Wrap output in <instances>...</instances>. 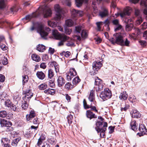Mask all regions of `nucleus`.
Instances as JSON below:
<instances>
[{
    "mask_svg": "<svg viewBox=\"0 0 147 147\" xmlns=\"http://www.w3.org/2000/svg\"><path fill=\"white\" fill-rule=\"evenodd\" d=\"M109 40L113 44L116 43L122 46H129L130 41L127 38L124 41L123 37L120 33L114 34L113 37L110 38Z\"/></svg>",
    "mask_w": 147,
    "mask_h": 147,
    "instance_id": "nucleus-1",
    "label": "nucleus"
},
{
    "mask_svg": "<svg viewBox=\"0 0 147 147\" xmlns=\"http://www.w3.org/2000/svg\"><path fill=\"white\" fill-rule=\"evenodd\" d=\"M36 28L37 32L39 33L41 37L45 38V37L48 35L49 32L50 31V29L49 28H45V29L43 25L37 23H35L32 27L30 28V30L33 31Z\"/></svg>",
    "mask_w": 147,
    "mask_h": 147,
    "instance_id": "nucleus-2",
    "label": "nucleus"
},
{
    "mask_svg": "<svg viewBox=\"0 0 147 147\" xmlns=\"http://www.w3.org/2000/svg\"><path fill=\"white\" fill-rule=\"evenodd\" d=\"M98 118L101 120V121H97L96 123V127L95 129L98 132H101L100 134L101 137H103L105 135V132L106 130V127L107 126V123L106 122H103L104 119L101 117H99Z\"/></svg>",
    "mask_w": 147,
    "mask_h": 147,
    "instance_id": "nucleus-3",
    "label": "nucleus"
},
{
    "mask_svg": "<svg viewBox=\"0 0 147 147\" xmlns=\"http://www.w3.org/2000/svg\"><path fill=\"white\" fill-rule=\"evenodd\" d=\"M52 34L54 38L57 39L61 40L58 43L59 46L63 45L64 42L66 41L69 39V37L63 34H60L56 30H54L52 32Z\"/></svg>",
    "mask_w": 147,
    "mask_h": 147,
    "instance_id": "nucleus-4",
    "label": "nucleus"
},
{
    "mask_svg": "<svg viewBox=\"0 0 147 147\" xmlns=\"http://www.w3.org/2000/svg\"><path fill=\"white\" fill-rule=\"evenodd\" d=\"M36 13H37L38 16L42 13L44 17L47 18L51 16L52 12L50 8L46 7L44 8V7H42L38 8L36 11Z\"/></svg>",
    "mask_w": 147,
    "mask_h": 147,
    "instance_id": "nucleus-5",
    "label": "nucleus"
},
{
    "mask_svg": "<svg viewBox=\"0 0 147 147\" xmlns=\"http://www.w3.org/2000/svg\"><path fill=\"white\" fill-rule=\"evenodd\" d=\"M54 9L57 13L55 17V19L57 21H59L63 18L64 11L58 4L55 5L54 6Z\"/></svg>",
    "mask_w": 147,
    "mask_h": 147,
    "instance_id": "nucleus-6",
    "label": "nucleus"
},
{
    "mask_svg": "<svg viewBox=\"0 0 147 147\" xmlns=\"http://www.w3.org/2000/svg\"><path fill=\"white\" fill-rule=\"evenodd\" d=\"M0 124L2 127H6L5 129L7 131H11L13 130V128L11 127L12 123L10 121L4 119H0Z\"/></svg>",
    "mask_w": 147,
    "mask_h": 147,
    "instance_id": "nucleus-7",
    "label": "nucleus"
},
{
    "mask_svg": "<svg viewBox=\"0 0 147 147\" xmlns=\"http://www.w3.org/2000/svg\"><path fill=\"white\" fill-rule=\"evenodd\" d=\"M112 96L111 91L108 88H105L100 94V97L103 100L111 98Z\"/></svg>",
    "mask_w": 147,
    "mask_h": 147,
    "instance_id": "nucleus-8",
    "label": "nucleus"
},
{
    "mask_svg": "<svg viewBox=\"0 0 147 147\" xmlns=\"http://www.w3.org/2000/svg\"><path fill=\"white\" fill-rule=\"evenodd\" d=\"M71 11L72 18L74 20H76L79 17H82L84 14L83 11L76 10L74 9H71Z\"/></svg>",
    "mask_w": 147,
    "mask_h": 147,
    "instance_id": "nucleus-9",
    "label": "nucleus"
},
{
    "mask_svg": "<svg viewBox=\"0 0 147 147\" xmlns=\"http://www.w3.org/2000/svg\"><path fill=\"white\" fill-rule=\"evenodd\" d=\"M102 66V64L100 61H95L93 63V69L95 71H92L91 72L92 75H94L97 74L98 71L100 69Z\"/></svg>",
    "mask_w": 147,
    "mask_h": 147,
    "instance_id": "nucleus-10",
    "label": "nucleus"
},
{
    "mask_svg": "<svg viewBox=\"0 0 147 147\" xmlns=\"http://www.w3.org/2000/svg\"><path fill=\"white\" fill-rule=\"evenodd\" d=\"M62 2L63 3L65 4L68 6L71 5V2L70 0H62ZM88 0H76V6L79 7L81 6L83 2L85 3L87 2Z\"/></svg>",
    "mask_w": 147,
    "mask_h": 147,
    "instance_id": "nucleus-11",
    "label": "nucleus"
},
{
    "mask_svg": "<svg viewBox=\"0 0 147 147\" xmlns=\"http://www.w3.org/2000/svg\"><path fill=\"white\" fill-rule=\"evenodd\" d=\"M94 84L96 91H100L103 89V85L102 84V80L98 77H96L95 79Z\"/></svg>",
    "mask_w": 147,
    "mask_h": 147,
    "instance_id": "nucleus-12",
    "label": "nucleus"
},
{
    "mask_svg": "<svg viewBox=\"0 0 147 147\" xmlns=\"http://www.w3.org/2000/svg\"><path fill=\"white\" fill-rule=\"evenodd\" d=\"M77 75L76 72L74 68H71L70 69L69 71L67 74L66 78L68 81H70L71 79Z\"/></svg>",
    "mask_w": 147,
    "mask_h": 147,
    "instance_id": "nucleus-13",
    "label": "nucleus"
},
{
    "mask_svg": "<svg viewBox=\"0 0 147 147\" xmlns=\"http://www.w3.org/2000/svg\"><path fill=\"white\" fill-rule=\"evenodd\" d=\"M131 11V8L129 7H126L123 12L120 13V16L123 18L126 15H129Z\"/></svg>",
    "mask_w": 147,
    "mask_h": 147,
    "instance_id": "nucleus-14",
    "label": "nucleus"
},
{
    "mask_svg": "<svg viewBox=\"0 0 147 147\" xmlns=\"http://www.w3.org/2000/svg\"><path fill=\"white\" fill-rule=\"evenodd\" d=\"M36 115V114L34 110H31L29 114L26 115V119L27 121H29L34 118Z\"/></svg>",
    "mask_w": 147,
    "mask_h": 147,
    "instance_id": "nucleus-15",
    "label": "nucleus"
},
{
    "mask_svg": "<svg viewBox=\"0 0 147 147\" xmlns=\"http://www.w3.org/2000/svg\"><path fill=\"white\" fill-rule=\"evenodd\" d=\"M94 93V90H92L90 92L88 98L89 101L91 102H93L94 104L95 105L96 103V102L95 100V97Z\"/></svg>",
    "mask_w": 147,
    "mask_h": 147,
    "instance_id": "nucleus-16",
    "label": "nucleus"
},
{
    "mask_svg": "<svg viewBox=\"0 0 147 147\" xmlns=\"http://www.w3.org/2000/svg\"><path fill=\"white\" fill-rule=\"evenodd\" d=\"M131 117L134 118H140L141 115L140 112L136 109H133L131 113Z\"/></svg>",
    "mask_w": 147,
    "mask_h": 147,
    "instance_id": "nucleus-17",
    "label": "nucleus"
},
{
    "mask_svg": "<svg viewBox=\"0 0 147 147\" xmlns=\"http://www.w3.org/2000/svg\"><path fill=\"white\" fill-rule=\"evenodd\" d=\"M58 86L61 87L65 83L64 79L61 76H59L57 79Z\"/></svg>",
    "mask_w": 147,
    "mask_h": 147,
    "instance_id": "nucleus-18",
    "label": "nucleus"
},
{
    "mask_svg": "<svg viewBox=\"0 0 147 147\" xmlns=\"http://www.w3.org/2000/svg\"><path fill=\"white\" fill-rule=\"evenodd\" d=\"M87 117L90 119L93 118H96L97 116L90 110H88L86 113Z\"/></svg>",
    "mask_w": 147,
    "mask_h": 147,
    "instance_id": "nucleus-19",
    "label": "nucleus"
},
{
    "mask_svg": "<svg viewBox=\"0 0 147 147\" xmlns=\"http://www.w3.org/2000/svg\"><path fill=\"white\" fill-rule=\"evenodd\" d=\"M140 5L145 7L143 12L145 15H147V0H142L141 1Z\"/></svg>",
    "mask_w": 147,
    "mask_h": 147,
    "instance_id": "nucleus-20",
    "label": "nucleus"
},
{
    "mask_svg": "<svg viewBox=\"0 0 147 147\" xmlns=\"http://www.w3.org/2000/svg\"><path fill=\"white\" fill-rule=\"evenodd\" d=\"M139 129L142 135L147 134V129L145 126L144 125H141L140 126Z\"/></svg>",
    "mask_w": 147,
    "mask_h": 147,
    "instance_id": "nucleus-21",
    "label": "nucleus"
},
{
    "mask_svg": "<svg viewBox=\"0 0 147 147\" xmlns=\"http://www.w3.org/2000/svg\"><path fill=\"white\" fill-rule=\"evenodd\" d=\"M51 65L53 67H54L56 73L59 72V66L57 63L55 61H53L51 63Z\"/></svg>",
    "mask_w": 147,
    "mask_h": 147,
    "instance_id": "nucleus-22",
    "label": "nucleus"
},
{
    "mask_svg": "<svg viewBox=\"0 0 147 147\" xmlns=\"http://www.w3.org/2000/svg\"><path fill=\"white\" fill-rule=\"evenodd\" d=\"M128 97V95L126 93V92H123L120 94L119 98L121 100H126Z\"/></svg>",
    "mask_w": 147,
    "mask_h": 147,
    "instance_id": "nucleus-23",
    "label": "nucleus"
},
{
    "mask_svg": "<svg viewBox=\"0 0 147 147\" xmlns=\"http://www.w3.org/2000/svg\"><path fill=\"white\" fill-rule=\"evenodd\" d=\"M37 77L40 79L43 80L45 77V75L42 71H37L36 73Z\"/></svg>",
    "mask_w": 147,
    "mask_h": 147,
    "instance_id": "nucleus-24",
    "label": "nucleus"
},
{
    "mask_svg": "<svg viewBox=\"0 0 147 147\" xmlns=\"http://www.w3.org/2000/svg\"><path fill=\"white\" fill-rule=\"evenodd\" d=\"M38 16L37 13H36V11L33 13L32 15H29L26 16L25 18H24L23 20L26 19V20H29L32 17H36Z\"/></svg>",
    "mask_w": 147,
    "mask_h": 147,
    "instance_id": "nucleus-25",
    "label": "nucleus"
},
{
    "mask_svg": "<svg viewBox=\"0 0 147 147\" xmlns=\"http://www.w3.org/2000/svg\"><path fill=\"white\" fill-rule=\"evenodd\" d=\"M108 14V11L107 9L105 8L102 11L100 12L99 15L101 17L106 16Z\"/></svg>",
    "mask_w": 147,
    "mask_h": 147,
    "instance_id": "nucleus-26",
    "label": "nucleus"
},
{
    "mask_svg": "<svg viewBox=\"0 0 147 147\" xmlns=\"http://www.w3.org/2000/svg\"><path fill=\"white\" fill-rule=\"evenodd\" d=\"M32 59L33 60L36 62H39L40 60V58L38 55L36 54H33L31 56Z\"/></svg>",
    "mask_w": 147,
    "mask_h": 147,
    "instance_id": "nucleus-27",
    "label": "nucleus"
},
{
    "mask_svg": "<svg viewBox=\"0 0 147 147\" xmlns=\"http://www.w3.org/2000/svg\"><path fill=\"white\" fill-rule=\"evenodd\" d=\"M36 49L40 52H43L46 49L45 47L43 45L39 44L37 47Z\"/></svg>",
    "mask_w": 147,
    "mask_h": 147,
    "instance_id": "nucleus-28",
    "label": "nucleus"
},
{
    "mask_svg": "<svg viewBox=\"0 0 147 147\" xmlns=\"http://www.w3.org/2000/svg\"><path fill=\"white\" fill-rule=\"evenodd\" d=\"M130 125L131 127V129L134 131H135L137 129V127L136 125V122L134 121H132L130 123Z\"/></svg>",
    "mask_w": 147,
    "mask_h": 147,
    "instance_id": "nucleus-29",
    "label": "nucleus"
},
{
    "mask_svg": "<svg viewBox=\"0 0 147 147\" xmlns=\"http://www.w3.org/2000/svg\"><path fill=\"white\" fill-rule=\"evenodd\" d=\"M74 24V22L73 20L71 19H68L65 21V25L69 27L72 26Z\"/></svg>",
    "mask_w": 147,
    "mask_h": 147,
    "instance_id": "nucleus-30",
    "label": "nucleus"
},
{
    "mask_svg": "<svg viewBox=\"0 0 147 147\" xmlns=\"http://www.w3.org/2000/svg\"><path fill=\"white\" fill-rule=\"evenodd\" d=\"M54 75V73L53 69H50L48 71V79H52L53 78Z\"/></svg>",
    "mask_w": 147,
    "mask_h": 147,
    "instance_id": "nucleus-31",
    "label": "nucleus"
},
{
    "mask_svg": "<svg viewBox=\"0 0 147 147\" xmlns=\"http://www.w3.org/2000/svg\"><path fill=\"white\" fill-rule=\"evenodd\" d=\"M66 45L67 46H72L74 45V40L69 37V39L66 41Z\"/></svg>",
    "mask_w": 147,
    "mask_h": 147,
    "instance_id": "nucleus-32",
    "label": "nucleus"
},
{
    "mask_svg": "<svg viewBox=\"0 0 147 147\" xmlns=\"http://www.w3.org/2000/svg\"><path fill=\"white\" fill-rule=\"evenodd\" d=\"M33 95V94L29 91L28 92H27L25 94V99L27 100H29V99L31 98V97Z\"/></svg>",
    "mask_w": 147,
    "mask_h": 147,
    "instance_id": "nucleus-33",
    "label": "nucleus"
},
{
    "mask_svg": "<svg viewBox=\"0 0 147 147\" xmlns=\"http://www.w3.org/2000/svg\"><path fill=\"white\" fill-rule=\"evenodd\" d=\"M6 5V0H0V9L5 8Z\"/></svg>",
    "mask_w": 147,
    "mask_h": 147,
    "instance_id": "nucleus-34",
    "label": "nucleus"
},
{
    "mask_svg": "<svg viewBox=\"0 0 147 147\" xmlns=\"http://www.w3.org/2000/svg\"><path fill=\"white\" fill-rule=\"evenodd\" d=\"M44 92L47 94L53 95L55 93V90L53 89H48L45 90Z\"/></svg>",
    "mask_w": 147,
    "mask_h": 147,
    "instance_id": "nucleus-35",
    "label": "nucleus"
},
{
    "mask_svg": "<svg viewBox=\"0 0 147 147\" xmlns=\"http://www.w3.org/2000/svg\"><path fill=\"white\" fill-rule=\"evenodd\" d=\"M65 88L67 89L70 90L74 87V85H72L71 83L67 82L65 85Z\"/></svg>",
    "mask_w": 147,
    "mask_h": 147,
    "instance_id": "nucleus-36",
    "label": "nucleus"
},
{
    "mask_svg": "<svg viewBox=\"0 0 147 147\" xmlns=\"http://www.w3.org/2000/svg\"><path fill=\"white\" fill-rule=\"evenodd\" d=\"M81 35L82 38L84 39L86 38L88 35L87 31L85 30H82L81 34Z\"/></svg>",
    "mask_w": 147,
    "mask_h": 147,
    "instance_id": "nucleus-37",
    "label": "nucleus"
},
{
    "mask_svg": "<svg viewBox=\"0 0 147 147\" xmlns=\"http://www.w3.org/2000/svg\"><path fill=\"white\" fill-rule=\"evenodd\" d=\"M1 143L2 145L7 143H9L10 140L6 138H3L1 140Z\"/></svg>",
    "mask_w": 147,
    "mask_h": 147,
    "instance_id": "nucleus-38",
    "label": "nucleus"
},
{
    "mask_svg": "<svg viewBox=\"0 0 147 147\" xmlns=\"http://www.w3.org/2000/svg\"><path fill=\"white\" fill-rule=\"evenodd\" d=\"M11 102L9 99L6 100L5 102V106L8 107H10L11 106Z\"/></svg>",
    "mask_w": 147,
    "mask_h": 147,
    "instance_id": "nucleus-39",
    "label": "nucleus"
},
{
    "mask_svg": "<svg viewBox=\"0 0 147 147\" xmlns=\"http://www.w3.org/2000/svg\"><path fill=\"white\" fill-rule=\"evenodd\" d=\"M80 81L78 77H76L74 78L72 81V83L74 84H76L79 83Z\"/></svg>",
    "mask_w": 147,
    "mask_h": 147,
    "instance_id": "nucleus-40",
    "label": "nucleus"
},
{
    "mask_svg": "<svg viewBox=\"0 0 147 147\" xmlns=\"http://www.w3.org/2000/svg\"><path fill=\"white\" fill-rule=\"evenodd\" d=\"M37 128V127H35L33 125L31 126V128L29 129V131L30 132L31 131L32 132V134L35 135L36 134L35 131L36 130Z\"/></svg>",
    "mask_w": 147,
    "mask_h": 147,
    "instance_id": "nucleus-41",
    "label": "nucleus"
},
{
    "mask_svg": "<svg viewBox=\"0 0 147 147\" xmlns=\"http://www.w3.org/2000/svg\"><path fill=\"white\" fill-rule=\"evenodd\" d=\"M129 100L132 103L136 102V98L135 96L133 94H131L129 96Z\"/></svg>",
    "mask_w": 147,
    "mask_h": 147,
    "instance_id": "nucleus-42",
    "label": "nucleus"
},
{
    "mask_svg": "<svg viewBox=\"0 0 147 147\" xmlns=\"http://www.w3.org/2000/svg\"><path fill=\"white\" fill-rule=\"evenodd\" d=\"M49 26L53 28H54L57 26V23L51 21H49L48 22Z\"/></svg>",
    "mask_w": 147,
    "mask_h": 147,
    "instance_id": "nucleus-43",
    "label": "nucleus"
},
{
    "mask_svg": "<svg viewBox=\"0 0 147 147\" xmlns=\"http://www.w3.org/2000/svg\"><path fill=\"white\" fill-rule=\"evenodd\" d=\"M7 115V112L5 111H3L0 112V117L4 118Z\"/></svg>",
    "mask_w": 147,
    "mask_h": 147,
    "instance_id": "nucleus-44",
    "label": "nucleus"
},
{
    "mask_svg": "<svg viewBox=\"0 0 147 147\" xmlns=\"http://www.w3.org/2000/svg\"><path fill=\"white\" fill-rule=\"evenodd\" d=\"M67 119L68 123L69 124H71L72 122L73 119V116L71 114L69 115L67 117Z\"/></svg>",
    "mask_w": 147,
    "mask_h": 147,
    "instance_id": "nucleus-45",
    "label": "nucleus"
},
{
    "mask_svg": "<svg viewBox=\"0 0 147 147\" xmlns=\"http://www.w3.org/2000/svg\"><path fill=\"white\" fill-rule=\"evenodd\" d=\"M10 107L14 111H17L18 110V105H15L12 104L11 106Z\"/></svg>",
    "mask_w": 147,
    "mask_h": 147,
    "instance_id": "nucleus-46",
    "label": "nucleus"
},
{
    "mask_svg": "<svg viewBox=\"0 0 147 147\" xmlns=\"http://www.w3.org/2000/svg\"><path fill=\"white\" fill-rule=\"evenodd\" d=\"M21 140L20 138H18L15 139L12 142V145L14 146H16L17 145L18 142Z\"/></svg>",
    "mask_w": 147,
    "mask_h": 147,
    "instance_id": "nucleus-47",
    "label": "nucleus"
},
{
    "mask_svg": "<svg viewBox=\"0 0 147 147\" xmlns=\"http://www.w3.org/2000/svg\"><path fill=\"white\" fill-rule=\"evenodd\" d=\"M47 87V85L45 83L42 84L38 86L39 89L41 90H44Z\"/></svg>",
    "mask_w": 147,
    "mask_h": 147,
    "instance_id": "nucleus-48",
    "label": "nucleus"
},
{
    "mask_svg": "<svg viewBox=\"0 0 147 147\" xmlns=\"http://www.w3.org/2000/svg\"><path fill=\"white\" fill-rule=\"evenodd\" d=\"M49 84L51 87H52L54 86V79L52 78V79H49Z\"/></svg>",
    "mask_w": 147,
    "mask_h": 147,
    "instance_id": "nucleus-49",
    "label": "nucleus"
},
{
    "mask_svg": "<svg viewBox=\"0 0 147 147\" xmlns=\"http://www.w3.org/2000/svg\"><path fill=\"white\" fill-rule=\"evenodd\" d=\"M22 78L23 84L27 82L28 80V77L26 75H24L22 76Z\"/></svg>",
    "mask_w": 147,
    "mask_h": 147,
    "instance_id": "nucleus-50",
    "label": "nucleus"
},
{
    "mask_svg": "<svg viewBox=\"0 0 147 147\" xmlns=\"http://www.w3.org/2000/svg\"><path fill=\"white\" fill-rule=\"evenodd\" d=\"M82 29V27L78 26L75 27V32L77 33H80Z\"/></svg>",
    "mask_w": 147,
    "mask_h": 147,
    "instance_id": "nucleus-51",
    "label": "nucleus"
},
{
    "mask_svg": "<svg viewBox=\"0 0 147 147\" xmlns=\"http://www.w3.org/2000/svg\"><path fill=\"white\" fill-rule=\"evenodd\" d=\"M2 63L4 65H6L8 63L7 59V58L4 57L2 58Z\"/></svg>",
    "mask_w": 147,
    "mask_h": 147,
    "instance_id": "nucleus-52",
    "label": "nucleus"
},
{
    "mask_svg": "<svg viewBox=\"0 0 147 147\" xmlns=\"http://www.w3.org/2000/svg\"><path fill=\"white\" fill-rule=\"evenodd\" d=\"M90 108L91 109V110L94 111L96 112H98V110L96 109V107L95 106H93L92 103L90 105Z\"/></svg>",
    "mask_w": 147,
    "mask_h": 147,
    "instance_id": "nucleus-53",
    "label": "nucleus"
},
{
    "mask_svg": "<svg viewBox=\"0 0 147 147\" xmlns=\"http://www.w3.org/2000/svg\"><path fill=\"white\" fill-rule=\"evenodd\" d=\"M83 105L84 107L86 109H88L90 108V105H88L87 104L85 100L84 99L83 101Z\"/></svg>",
    "mask_w": 147,
    "mask_h": 147,
    "instance_id": "nucleus-54",
    "label": "nucleus"
},
{
    "mask_svg": "<svg viewBox=\"0 0 147 147\" xmlns=\"http://www.w3.org/2000/svg\"><path fill=\"white\" fill-rule=\"evenodd\" d=\"M112 22L113 25L115 26L118 25V24H119V20L117 19L113 20L112 21Z\"/></svg>",
    "mask_w": 147,
    "mask_h": 147,
    "instance_id": "nucleus-55",
    "label": "nucleus"
},
{
    "mask_svg": "<svg viewBox=\"0 0 147 147\" xmlns=\"http://www.w3.org/2000/svg\"><path fill=\"white\" fill-rule=\"evenodd\" d=\"M40 68L45 69L47 67V65L46 63L43 62L40 64Z\"/></svg>",
    "mask_w": 147,
    "mask_h": 147,
    "instance_id": "nucleus-56",
    "label": "nucleus"
},
{
    "mask_svg": "<svg viewBox=\"0 0 147 147\" xmlns=\"http://www.w3.org/2000/svg\"><path fill=\"white\" fill-rule=\"evenodd\" d=\"M22 107L24 110H26L28 107V105L25 102L23 103L22 105Z\"/></svg>",
    "mask_w": 147,
    "mask_h": 147,
    "instance_id": "nucleus-57",
    "label": "nucleus"
},
{
    "mask_svg": "<svg viewBox=\"0 0 147 147\" xmlns=\"http://www.w3.org/2000/svg\"><path fill=\"white\" fill-rule=\"evenodd\" d=\"M102 22H97L96 23V25L98 28V30L99 31H100V26L101 25H102Z\"/></svg>",
    "mask_w": 147,
    "mask_h": 147,
    "instance_id": "nucleus-58",
    "label": "nucleus"
},
{
    "mask_svg": "<svg viewBox=\"0 0 147 147\" xmlns=\"http://www.w3.org/2000/svg\"><path fill=\"white\" fill-rule=\"evenodd\" d=\"M140 13V11L138 9L135 8V14L136 16H139Z\"/></svg>",
    "mask_w": 147,
    "mask_h": 147,
    "instance_id": "nucleus-59",
    "label": "nucleus"
},
{
    "mask_svg": "<svg viewBox=\"0 0 147 147\" xmlns=\"http://www.w3.org/2000/svg\"><path fill=\"white\" fill-rule=\"evenodd\" d=\"M116 26V27L115 28V32L120 30L122 28V26L120 24Z\"/></svg>",
    "mask_w": 147,
    "mask_h": 147,
    "instance_id": "nucleus-60",
    "label": "nucleus"
},
{
    "mask_svg": "<svg viewBox=\"0 0 147 147\" xmlns=\"http://www.w3.org/2000/svg\"><path fill=\"white\" fill-rule=\"evenodd\" d=\"M5 24H7L8 25H11V23L8 22H5L4 21L2 20L0 21V26L1 25H3V24H5Z\"/></svg>",
    "mask_w": 147,
    "mask_h": 147,
    "instance_id": "nucleus-61",
    "label": "nucleus"
},
{
    "mask_svg": "<svg viewBox=\"0 0 147 147\" xmlns=\"http://www.w3.org/2000/svg\"><path fill=\"white\" fill-rule=\"evenodd\" d=\"M5 80V76L2 75L0 74V82H3Z\"/></svg>",
    "mask_w": 147,
    "mask_h": 147,
    "instance_id": "nucleus-62",
    "label": "nucleus"
},
{
    "mask_svg": "<svg viewBox=\"0 0 147 147\" xmlns=\"http://www.w3.org/2000/svg\"><path fill=\"white\" fill-rule=\"evenodd\" d=\"M65 98L68 102H69L71 101V98L70 96L68 94H66L65 95Z\"/></svg>",
    "mask_w": 147,
    "mask_h": 147,
    "instance_id": "nucleus-63",
    "label": "nucleus"
},
{
    "mask_svg": "<svg viewBox=\"0 0 147 147\" xmlns=\"http://www.w3.org/2000/svg\"><path fill=\"white\" fill-rule=\"evenodd\" d=\"M141 28L142 29H145L147 28V23L144 22L142 25Z\"/></svg>",
    "mask_w": 147,
    "mask_h": 147,
    "instance_id": "nucleus-64",
    "label": "nucleus"
}]
</instances>
